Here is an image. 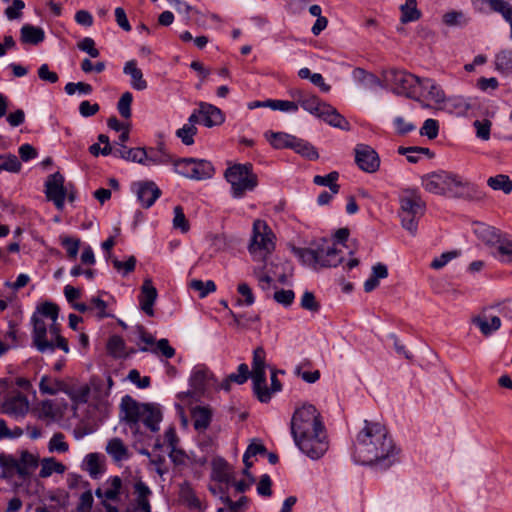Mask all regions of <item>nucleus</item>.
<instances>
[{
  "label": "nucleus",
  "instance_id": "obj_61",
  "mask_svg": "<svg viewBox=\"0 0 512 512\" xmlns=\"http://www.w3.org/2000/svg\"><path fill=\"white\" fill-rule=\"evenodd\" d=\"M237 291L242 297H244V300H237L238 305L251 306L252 304H254L255 298L252 289L247 283L243 282L238 284Z\"/></svg>",
  "mask_w": 512,
  "mask_h": 512
},
{
  "label": "nucleus",
  "instance_id": "obj_27",
  "mask_svg": "<svg viewBox=\"0 0 512 512\" xmlns=\"http://www.w3.org/2000/svg\"><path fill=\"white\" fill-rule=\"evenodd\" d=\"M39 466V477L43 479L50 477L54 473L63 474L66 470L65 465L57 461L54 457L39 459Z\"/></svg>",
  "mask_w": 512,
  "mask_h": 512
},
{
  "label": "nucleus",
  "instance_id": "obj_11",
  "mask_svg": "<svg viewBox=\"0 0 512 512\" xmlns=\"http://www.w3.org/2000/svg\"><path fill=\"white\" fill-rule=\"evenodd\" d=\"M385 79L392 85L394 93L408 98H414L415 88L419 86L421 80L420 77L414 74L397 69L389 70Z\"/></svg>",
  "mask_w": 512,
  "mask_h": 512
},
{
  "label": "nucleus",
  "instance_id": "obj_33",
  "mask_svg": "<svg viewBox=\"0 0 512 512\" xmlns=\"http://www.w3.org/2000/svg\"><path fill=\"white\" fill-rule=\"evenodd\" d=\"M161 420V411L154 405L147 404L140 421H142L151 431L156 432L159 430V423Z\"/></svg>",
  "mask_w": 512,
  "mask_h": 512
},
{
  "label": "nucleus",
  "instance_id": "obj_5",
  "mask_svg": "<svg viewBox=\"0 0 512 512\" xmlns=\"http://www.w3.org/2000/svg\"><path fill=\"white\" fill-rule=\"evenodd\" d=\"M323 428L325 426L321 414L314 405L305 403L294 411L290 422L293 438L301 437L306 433H312Z\"/></svg>",
  "mask_w": 512,
  "mask_h": 512
},
{
  "label": "nucleus",
  "instance_id": "obj_23",
  "mask_svg": "<svg viewBox=\"0 0 512 512\" xmlns=\"http://www.w3.org/2000/svg\"><path fill=\"white\" fill-rule=\"evenodd\" d=\"M29 409V402L21 393L8 397L2 405V411L5 414L13 416H23Z\"/></svg>",
  "mask_w": 512,
  "mask_h": 512
},
{
  "label": "nucleus",
  "instance_id": "obj_46",
  "mask_svg": "<svg viewBox=\"0 0 512 512\" xmlns=\"http://www.w3.org/2000/svg\"><path fill=\"white\" fill-rule=\"evenodd\" d=\"M266 138L275 149L290 148L293 145L291 144L293 135L284 132L266 133Z\"/></svg>",
  "mask_w": 512,
  "mask_h": 512
},
{
  "label": "nucleus",
  "instance_id": "obj_14",
  "mask_svg": "<svg viewBox=\"0 0 512 512\" xmlns=\"http://www.w3.org/2000/svg\"><path fill=\"white\" fill-rule=\"evenodd\" d=\"M45 195L52 201L58 210L64 208L67 188L64 186V177L60 172L48 176L45 182Z\"/></svg>",
  "mask_w": 512,
  "mask_h": 512
},
{
  "label": "nucleus",
  "instance_id": "obj_50",
  "mask_svg": "<svg viewBox=\"0 0 512 512\" xmlns=\"http://www.w3.org/2000/svg\"><path fill=\"white\" fill-rule=\"evenodd\" d=\"M415 0H406V3L401 5V21L403 23L416 21L420 17V12L416 7Z\"/></svg>",
  "mask_w": 512,
  "mask_h": 512
},
{
  "label": "nucleus",
  "instance_id": "obj_40",
  "mask_svg": "<svg viewBox=\"0 0 512 512\" xmlns=\"http://www.w3.org/2000/svg\"><path fill=\"white\" fill-rule=\"evenodd\" d=\"M211 412L206 407H196L192 411V419L194 428L198 431L207 429L211 422Z\"/></svg>",
  "mask_w": 512,
  "mask_h": 512
},
{
  "label": "nucleus",
  "instance_id": "obj_36",
  "mask_svg": "<svg viewBox=\"0 0 512 512\" xmlns=\"http://www.w3.org/2000/svg\"><path fill=\"white\" fill-rule=\"evenodd\" d=\"M479 237L494 250L502 241L507 233L501 232L499 229L490 226H484L478 230Z\"/></svg>",
  "mask_w": 512,
  "mask_h": 512
},
{
  "label": "nucleus",
  "instance_id": "obj_38",
  "mask_svg": "<svg viewBox=\"0 0 512 512\" xmlns=\"http://www.w3.org/2000/svg\"><path fill=\"white\" fill-rule=\"evenodd\" d=\"M84 465L85 470L93 479H97L104 473V464L97 453L88 454L85 457Z\"/></svg>",
  "mask_w": 512,
  "mask_h": 512
},
{
  "label": "nucleus",
  "instance_id": "obj_48",
  "mask_svg": "<svg viewBox=\"0 0 512 512\" xmlns=\"http://www.w3.org/2000/svg\"><path fill=\"white\" fill-rule=\"evenodd\" d=\"M144 165H164L171 161V157L167 152L156 151L154 148L146 149V158Z\"/></svg>",
  "mask_w": 512,
  "mask_h": 512
},
{
  "label": "nucleus",
  "instance_id": "obj_32",
  "mask_svg": "<svg viewBox=\"0 0 512 512\" xmlns=\"http://www.w3.org/2000/svg\"><path fill=\"white\" fill-rule=\"evenodd\" d=\"M492 255L504 264H512V237L506 234Z\"/></svg>",
  "mask_w": 512,
  "mask_h": 512
},
{
  "label": "nucleus",
  "instance_id": "obj_21",
  "mask_svg": "<svg viewBox=\"0 0 512 512\" xmlns=\"http://www.w3.org/2000/svg\"><path fill=\"white\" fill-rule=\"evenodd\" d=\"M198 113L201 115V122L209 128L219 126L225 120L222 111L209 103L201 102L199 104Z\"/></svg>",
  "mask_w": 512,
  "mask_h": 512
},
{
  "label": "nucleus",
  "instance_id": "obj_59",
  "mask_svg": "<svg viewBox=\"0 0 512 512\" xmlns=\"http://www.w3.org/2000/svg\"><path fill=\"white\" fill-rule=\"evenodd\" d=\"M136 258L134 256H130L126 261H120L118 259H112L113 267L120 272L123 276L134 271L136 266Z\"/></svg>",
  "mask_w": 512,
  "mask_h": 512
},
{
  "label": "nucleus",
  "instance_id": "obj_34",
  "mask_svg": "<svg viewBox=\"0 0 512 512\" xmlns=\"http://www.w3.org/2000/svg\"><path fill=\"white\" fill-rule=\"evenodd\" d=\"M65 388L66 384L62 380L48 375L42 376L39 383L40 392L46 395H56L60 391H65Z\"/></svg>",
  "mask_w": 512,
  "mask_h": 512
},
{
  "label": "nucleus",
  "instance_id": "obj_9",
  "mask_svg": "<svg viewBox=\"0 0 512 512\" xmlns=\"http://www.w3.org/2000/svg\"><path fill=\"white\" fill-rule=\"evenodd\" d=\"M445 196L467 201H481L485 198L484 192L476 185L462 176L450 172H448Z\"/></svg>",
  "mask_w": 512,
  "mask_h": 512
},
{
  "label": "nucleus",
  "instance_id": "obj_41",
  "mask_svg": "<svg viewBox=\"0 0 512 512\" xmlns=\"http://www.w3.org/2000/svg\"><path fill=\"white\" fill-rule=\"evenodd\" d=\"M442 21L449 27H463L469 23L470 18L461 10H451L442 16Z\"/></svg>",
  "mask_w": 512,
  "mask_h": 512
},
{
  "label": "nucleus",
  "instance_id": "obj_30",
  "mask_svg": "<svg viewBox=\"0 0 512 512\" xmlns=\"http://www.w3.org/2000/svg\"><path fill=\"white\" fill-rule=\"evenodd\" d=\"M106 452L114 461L121 462L129 458V452L120 438H112L106 445Z\"/></svg>",
  "mask_w": 512,
  "mask_h": 512
},
{
  "label": "nucleus",
  "instance_id": "obj_42",
  "mask_svg": "<svg viewBox=\"0 0 512 512\" xmlns=\"http://www.w3.org/2000/svg\"><path fill=\"white\" fill-rule=\"evenodd\" d=\"M487 185L495 191H502L504 194H510L512 192V180L505 174L489 177L487 179Z\"/></svg>",
  "mask_w": 512,
  "mask_h": 512
},
{
  "label": "nucleus",
  "instance_id": "obj_12",
  "mask_svg": "<svg viewBox=\"0 0 512 512\" xmlns=\"http://www.w3.org/2000/svg\"><path fill=\"white\" fill-rule=\"evenodd\" d=\"M31 322L33 324L32 341L39 352H54L56 348H59L57 340L50 335L47 324L42 318L33 314Z\"/></svg>",
  "mask_w": 512,
  "mask_h": 512
},
{
  "label": "nucleus",
  "instance_id": "obj_2",
  "mask_svg": "<svg viewBox=\"0 0 512 512\" xmlns=\"http://www.w3.org/2000/svg\"><path fill=\"white\" fill-rule=\"evenodd\" d=\"M293 251L303 264L313 269L337 267L343 262L341 250L334 245H321L316 249L294 248Z\"/></svg>",
  "mask_w": 512,
  "mask_h": 512
},
{
  "label": "nucleus",
  "instance_id": "obj_62",
  "mask_svg": "<svg viewBox=\"0 0 512 512\" xmlns=\"http://www.w3.org/2000/svg\"><path fill=\"white\" fill-rule=\"evenodd\" d=\"M439 133V124L435 119H427L424 121L420 129V135L426 136L429 139H435Z\"/></svg>",
  "mask_w": 512,
  "mask_h": 512
},
{
  "label": "nucleus",
  "instance_id": "obj_47",
  "mask_svg": "<svg viewBox=\"0 0 512 512\" xmlns=\"http://www.w3.org/2000/svg\"><path fill=\"white\" fill-rule=\"evenodd\" d=\"M338 178L339 173L337 171H332L324 176L316 175L313 179V182L316 185L329 187L332 194H337L340 189V186L336 183Z\"/></svg>",
  "mask_w": 512,
  "mask_h": 512
},
{
  "label": "nucleus",
  "instance_id": "obj_8",
  "mask_svg": "<svg viewBox=\"0 0 512 512\" xmlns=\"http://www.w3.org/2000/svg\"><path fill=\"white\" fill-rule=\"evenodd\" d=\"M299 450L312 460L320 459L329 448L326 429L306 433L301 437L293 438Z\"/></svg>",
  "mask_w": 512,
  "mask_h": 512
},
{
  "label": "nucleus",
  "instance_id": "obj_1",
  "mask_svg": "<svg viewBox=\"0 0 512 512\" xmlns=\"http://www.w3.org/2000/svg\"><path fill=\"white\" fill-rule=\"evenodd\" d=\"M398 453L384 425L364 420L352 454L356 463L371 466L376 471H385L398 461Z\"/></svg>",
  "mask_w": 512,
  "mask_h": 512
},
{
  "label": "nucleus",
  "instance_id": "obj_31",
  "mask_svg": "<svg viewBox=\"0 0 512 512\" xmlns=\"http://www.w3.org/2000/svg\"><path fill=\"white\" fill-rule=\"evenodd\" d=\"M20 33L21 41L25 44L37 45L43 42L45 38V33L42 28L30 24L22 26Z\"/></svg>",
  "mask_w": 512,
  "mask_h": 512
},
{
  "label": "nucleus",
  "instance_id": "obj_28",
  "mask_svg": "<svg viewBox=\"0 0 512 512\" xmlns=\"http://www.w3.org/2000/svg\"><path fill=\"white\" fill-rule=\"evenodd\" d=\"M192 165L191 179L193 180H205L214 175V166L207 160L193 158Z\"/></svg>",
  "mask_w": 512,
  "mask_h": 512
},
{
  "label": "nucleus",
  "instance_id": "obj_49",
  "mask_svg": "<svg viewBox=\"0 0 512 512\" xmlns=\"http://www.w3.org/2000/svg\"><path fill=\"white\" fill-rule=\"evenodd\" d=\"M209 371L204 367H196L190 377L191 386L196 390H203L209 378Z\"/></svg>",
  "mask_w": 512,
  "mask_h": 512
},
{
  "label": "nucleus",
  "instance_id": "obj_13",
  "mask_svg": "<svg viewBox=\"0 0 512 512\" xmlns=\"http://www.w3.org/2000/svg\"><path fill=\"white\" fill-rule=\"evenodd\" d=\"M34 314H37L40 318L46 317L51 320V323L49 325L50 335L52 337H55V339L57 340V345L59 349H61L65 353H68V342L64 337L60 335V325L57 322L59 314L58 305L52 302H44L37 308V311Z\"/></svg>",
  "mask_w": 512,
  "mask_h": 512
},
{
  "label": "nucleus",
  "instance_id": "obj_44",
  "mask_svg": "<svg viewBox=\"0 0 512 512\" xmlns=\"http://www.w3.org/2000/svg\"><path fill=\"white\" fill-rule=\"evenodd\" d=\"M495 68L504 74H512V50L504 49L495 56Z\"/></svg>",
  "mask_w": 512,
  "mask_h": 512
},
{
  "label": "nucleus",
  "instance_id": "obj_53",
  "mask_svg": "<svg viewBox=\"0 0 512 512\" xmlns=\"http://www.w3.org/2000/svg\"><path fill=\"white\" fill-rule=\"evenodd\" d=\"M263 106L269 107L272 110H279L283 112H297L298 105L296 102L288 100H267L264 101Z\"/></svg>",
  "mask_w": 512,
  "mask_h": 512
},
{
  "label": "nucleus",
  "instance_id": "obj_10",
  "mask_svg": "<svg viewBox=\"0 0 512 512\" xmlns=\"http://www.w3.org/2000/svg\"><path fill=\"white\" fill-rule=\"evenodd\" d=\"M265 358L264 349L257 347L253 352L251 378L254 393L262 403H267L271 399V393L266 386Z\"/></svg>",
  "mask_w": 512,
  "mask_h": 512
},
{
  "label": "nucleus",
  "instance_id": "obj_56",
  "mask_svg": "<svg viewBox=\"0 0 512 512\" xmlns=\"http://www.w3.org/2000/svg\"><path fill=\"white\" fill-rule=\"evenodd\" d=\"M174 218H173V228L180 230L182 233H186L189 231V222L184 214V210L181 206L174 207Z\"/></svg>",
  "mask_w": 512,
  "mask_h": 512
},
{
  "label": "nucleus",
  "instance_id": "obj_39",
  "mask_svg": "<svg viewBox=\"0 0 512 512\" xmlns=\"http://www.w3.org/2000/svg\"><path fill=\"white\" fill-rule=\"evenodd\" d=\"M179 495L181 501L190 509L199 511L202 510L201 501L196 496L194 490L189 484L184 483L183 485H181Z\"/></svg>",
  "mask_w": 512,
  "mask_h": 512
},
{
  "label": "nucleus",
  "instance_id": "obj_29",
  "mask_svg": "<svg viewBox=\"0 0 512 512\" xmlns=\"http://www.w3.org/2000/svg\"><path fill=\"white\" fill-rule=\"evenodd\" d=\"M114 155L126 161L145 164L144 159L146 158V149L141 147L127 148L126 146H123V148H115Z\"/></svg>",
  "mask_w": 512,
  "mask_h": 512
},
{
  "label": "nucleus",
  "instance_id": "obj_4",
  "mask_svg": "<svg viewBox=\"0 0 512 512\" xmlns=\"http://www.w3.org/2000/svg\"><path fill=\"white\" fill-rule=\"evenodd\" d=\"M425 211V202L420 193L415 189H405L400 196V211L402 227L415 234L418 221Z\"/></svg>",
  "mask_w": 512,
  "mask_h": 512
},
{
  "label": "nucleus",
  "instance_id": "obj_43",
  "mask_svg": "<svg viewBox=\"0 0 512 512\" xmlns=\"http://www.w3.org/2000/svg\"><path fill=\"white\" fill-rule=\"evenodd\" d=\"M249 376V368L247 364H240L237 373H231L220 385V388L226 391L230 390V383L243 384Z\"/></svg>",
  "mask_w": 512,
  "mask_h": 512
},
{
  "label": "nucleus",
  "instance_id": "obj_20",
  "mask_svg": "<svg viewBox=\"0 0 512 512\" xmlns=\"http://www.w3.org/2000/svg\"><path fill=\"white\" fill-rule=\"evenodd\" d=\"M447 179V171L433 172L422 178V185L430 193L445 196Z\"/></svg>",
  "mask_w": 512,
  "mask_h": 512
},
{
  "label": "nucleus",
  "instance_id": "obj_52",
  "mask_svg": "<svg viewBox=\"0 0 512 512\" xmlns=\"http://www.w3.org/2000/svg\"><path fill=\"white\" fill-rule=\"evenodd\" d=\"M252 274L257 279L258 286L263 291L269 292L273 284V278L265 272V267H254Z\"/></svg>",
  "mask_w": 512,
  "mask_h": 512
},
{
  "label": "nucleus",
  "instance_id": "obj_6",
  "mask_svg": "<svg viewBox=\"0 0 512 512\" xmlns=\"http://www.w3.org/2000/svg\"><path fill=\"white\" fill-rule=\"evenodd\" d=\"M224 176L231 185L234 198H242L247 191L254 190L258 183L251 164H235L226 169Z\"/></svg>",
  "mask_w": 512,
  "mask_h": 512
},
{
  "label": "nucleus",
  "instance_id": "obj_63",
  "mask_svg": "<svg viewBox=\"0 0 512 512\" xmlns=\"http://www.w3.org/2000/svg\"><path fill=\"white\" fill-rule=\"evenodd\" d=\"M61 245L66 249L68 258L75 259L77 257L80 239L64 237L61 239Z\"/></svg>",
  "mask_w": 512,
  "mask_h": 512
},
{
  "label": "nucleus",
  "instance_id": "obj_18",
  "mask_svg": "<svg viewBox=\"0 0 512 512\" xmlns=\"http://www.w3.org/2000/svg\"><path fill=\"white\" fill-rule=\"evenodd\" d=\"M146 405L138 403L129 395H125L120 404L121 411L124 414L123 419L130 426L137 424L145 411Z\"/></svg>",
  "mask_w": 512,
  "mask_h": 512
},
{
  "label": "nucleus",
  "instance_id": "obj_57",
  "mask_svg": "<svg viewBox=\"0 0 512 512\" xmlns=\"http://www.w3.org/2000/svg\"><path fill=\"white\" fill-rule=\"evenodd\" d=\"M132 101H133L132 93L125 92L121 95V97L117 103V109H118L120 115L125 119H129L132 115V113H131Z\"/></svg>",
  "mask_w": 512,
  "mask_h": 512
},
{
  "label": "nucleus",
  "instance_id": "obj_45",
  "mask_svg": "<svg viewBox=\"0 0 512 512\" xmlns=\"http://www.w3.org/2000/svg\"><path fill=\"white\" fill-rule=\"evenodd\" d=\"M327 103L321 102L315 95L309 94L306 99L301 100V107L310 114L320 117Z\"/></svg>",
  "mask_w": 512,
  "mask_h": 512
},
{
  "label": "nucleus",
  "instance_id": "obj_35",
  "mask_svg": "<svg viewBox=\"0 0 512 512\" xmlns=\"http://www.w3.org/2000/svg\"><path fill=\"white\" fill-rule=\"evenodd\" d=\"M291 144H293L290 149H293L296 153L306 157L309 160H316L319 157V154L315 147L310 144L308 141L293 136V140H291Z\"/></svg>",
  "mask_w": 512,
  "mask_h": 512
},
{
  "label": "nucleus",
  "instance_id": "obj_3",
  "mask_svg": "<svg viewBox=\"0 0 512 512\" xmlns=\"http://www.w3.org/2000/svg\"><path fill=\"white\" fill-rule=\"evenodd\" d=\"M0 467L7 476L17 475L22 481H27L39 467V456L27 450H22L17 457L2 453Z\"/></svg>",
  "mask_w": 512,
  "mask_h": 512
},
{
  "label": "nucleus",
  "instance_id": "obj_37",
  "mask_svg": "<svg viewBox=\"0 0 512 512\" xmlns=\"http://www.w3.org/2000/svg\"><path fill=\"white\" fill-rule=\"evenodd\" d=\"M213 476L217 481L225 484H230L234 480L230 466L223 459L213 461Z\"/></svg>",
  "mask_w": 512,
  "mask_h": 512
},
{
  "label": "nucleus",
  "instance_id": "obj_22",
  "mask_svg": "<svg viewBox=\"0 0 512 512\" xmlns=\"http://www.w3.org/2000/svg\"><path fill=\"white\" fill-rule=\"evenodd\" d=\"M157 295V290L153 286L152 281L146 279L143 282L138 299L142 311L148 316L154 315L153 305L157 299Z\"/></svg>",
  "mask_w": 512,
  "mask_h": 512
},
{
  "label": "nucleus",
  "instance_id": "obj_58",
  "mask_svg": "<svg viewBox=\"0 0 512 512\" xmlns=\"http://www.w3.org/2000/svg\"><path fill=\"white\" fill-rule=\"evenodd\" d=\"M197 133V128L194 125H183L182 128L176 131V136L181 139L182 143L189 146L194 143V136Z\"/></svg>",
  "mask_w": 512,
  "mask_h": 512
},
{
  "label": "nucleus",
  "instance_id": "obj_19",
  "mask_svg": "<svg viewBox=\"0 0 512 512\" xmlns=\"http://www.w3.org/2000/svg\"><path fill=\"white\" fill-rule=\"evenodd\" d=\"M419 87L423 98L432 101L438 107H441L445 103V93L434 80L430 78H421Z\"/></svg>",
  "mask_w": 512,
  "mask_h": 512
},
{
  "label": "nucleus",
  "instance_id": "obj_24",
  "mask_svg": "<svg viewBox=\"0 0 512 512\" xmlns=\"http://www.w3.org/2000/svg\"><path fill=\"white\" fill-rule=\"evenodd\" d=\"M123 72L131 78L130 84L133 89L143 91L147 88V82L143 78L142 71L137 67L135 60L126 62Z\"/></svg>",
  "mask_w": 512,
  "mask_h": 512
},
{
  "label": "nucleus",
  "instance_id": "obj_55",
  "mask_svg": "<svg viewBox=\"0 0 512 512\" xmlns=\"http://www.w3.org/2000/svg\"><path fill=\"white\" fill-rule=\"evenodd\" d=\"M190 288L198 291L200 298H204L216 290V285L212 280L203 282L202 280L194 279L190 282Z\"/></svg>",
  "mask_w": 512,
  "mask_h": 512
},
{
  "label": "nucleus",
  "instance_id": "obj_25",
  "mask_svg": "<svg viewBox=\"0 0 512 512\" xmlns=\"http://www.w3.org/2000/svg\"><path fill=\"white\" fill-rule=\"evenodd\" d=\"M472 323L477 326L484 336H489L501 327V320L498 316L488 318L486 315H478L472 318Z\"/></svg>",
  "mask_w": 512,
  "mask_h": 512
},
{
  "label": "nucleus",
  "instance_id": "obj_15",
  "mask_svg": "<svg viewBox=\"0 0 512 512\" xmlns=\"http://www.w3.org/2000/svg\"><path fill=\"white\" fill-rule=\"evenodd\" d=\"M355 161L358 167L367 173L376 172L380 166L377 152L365 144H358L355 147Z\"/></svg>",
  "mask_w": 512,
  "mask_h": 512
},
{
  "label": "nucleus",
  "instance_id": "obj_51",
  "mask_svg": "<svg viewBox=\"0 0 512 512\" xmlns=\"http://www.w3.org/2000/svg\"><path fill=\"white\" fill-rule=\"evenodd\" d=\"M48 450L51 453H66L69 444L65 441V435L61 432L55 433L48 443Z\"/></svg>",
  "mask_w": 512,
  "mask_h": 512
},
{
  "label": "nucleus",
  "instance_id": "obj_16",
  "mask_svg": "<svg viewBox=\"0 0 512 512\" xmlns=\"http://www.w3.org/2000/svg\"><path fill=\"white\" fill-rule=\"evenodd\" d=\"M133 191L136 193L140 205L148 209L161 196L162 192L153 181H139L133 184Z\"/></svg>",
  "mask_w": 512,
  "mask_h": 512
},
{
  "label": "nucleus",
  "instance_id": "obj_7",
  "mask_svg": "<svg viewBox=\"0 0 512 512\" xmlns=\"http://www.w3.org/2000/svg\"><path fill=\"white\" fill-rule=\"evenodd\" d=\"M273 239L274 235L267 224L262 220H255L249 245V252L255 261H266L275 248Z\"/></svg>",
  "mask_w": 512,
  "mask_h": 512
},
{
  "label": "nucleus",
  "instance_id": "obj_64",
  "mask_svg": "<svg viewBox=\"0 0 512 512\" xmlns=\"http://www.w3.org/2000/svg\"><path fill=\"white\" fill-rule=\"evenodd\" d=\"M458 251H447L442 253L440 256L434 258V260L431 262L430 266L433 269L439 270L443 268L445 265H447L451 260L455 259L459 256Z\"/></svg>",
  "mask_w": 512,
  "mask_h": 512
},
{
  "label": "nucleus",
  "instance_id": "obj_17",
  "mask_svg": "<svg viewBox=\"0 0 512 512\" xmlns=\"http://www.w3.org/2000/svg\"><path fill=\"white\" fill-rule=\"evenodd\" d=\"M124 493L126 495L128 494V488L119 476L108 478L103 488H97L95 491V495L98 498L108 501H117L119 500V496Z\"/></svg>",
  "mask_w": 512,
  "mask_h": 512
},
{
  "label": "nucleus",
  "instance_id": "obj_60",
  "mask_svg": "<svg viewBox=\"0 0 512 512\" xmlns=\"http://www.w3.org/2000/svg\"><path fill=\"white\" fill-rule=\"evenodd\" d=\"M95 41L91 37H85L77 43V48L87 53L92 58H97L100 55L99 50L95 46Z\"/></svg>",
  "mask_w": 512,
  "mask_h": 512
},
{
  "label": "nucleus",
  "instance_id": "obj_54",
  "mask_svg": "<svg viewBox=\"0 0 512 512\" xmlns=\"http://www.w3.org/2000/svg\"><path fill=\"white\" fill-rule=\"evenodd\" d=\"M486 3L494 12L500 13L507 22L512 20V6L507 1L491 0Z\"/></svg>",
  "mask_w": 512,
  "mask_h": 512
},
{
  "label": "nucleus",
  "instance_id": "obj_26",
  "mask_svg": "<svg viewBox=\"0 0 512 512\" xmlns=\"http://www.w3.org/2000/svg\"><path fill=\"white\" fill-rule=\"evenodd\" d=\"M329 125L342 129L349 130L350 124L349 122L340 114L338 111L329 104H326L324 110L322 111L320 117Z\"/></svg>",
  "mask_w": 512,
  "mask_h": 512
}]
</instances>
